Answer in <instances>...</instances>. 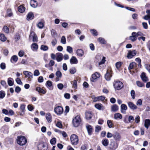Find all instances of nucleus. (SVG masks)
<instances>
[{
    "label": "nucleus",
    "mask_w": 150,
    "mask_h": 150,
    "mask_svg": "<svg viewBox=\"0 0 150 150\" xmlns=\"http://www.w3.org/2000/svg\"><path fill=\"white\" fill-rule=\"evenodd\" d=\"M60 42L64 44H66V39L65 36H63L62 37Z\"/></svg>",
    "instance_id": "nucleus-36"
},
{
    "label": "nucleus",
    "mask_w": 150,
    "mask_h": 150,
    "mask_svg": "<svg viewBox=\"0 0 150 150\" xmlns=\"http://www.w3.org/2000/svg\"><path fill=\"white\" fill-rule=\"evenodd\" d=\"M143 18L145 20H148L149 19H150V14H147L146 15H145Z\"/></svg>",
    "instance_id": "nucleus-63"
},
{
    "label": "nucleus",
    "mask_w": 150,
    "mask_h": 150,
    "mask_svg": "<svg viewBox=\"0 0 150 150\" xmlns=\"http://www.w3.org/2000/svg\"><path fill=\"white\" fill-rule=\"evenodd\" d=\"M77 81L76 80H74L73 81L71 82V84H72V87L75 89H76L77 88Z\"/></svg>",
    "instance_id": "nucleus-35"
},
{
    "label": "nucleus",
    "mask_w": 150,
    "mask_h": 150,
    "mask_svg": "<svg viewBox=\"0 0 150 150\" xmlns=\"http://www.w3.org/2000/svg\"><path fill=\"white\" fill-rule=\"evenodd\" d=\"M30 5L32 7L34 8H36L38 6V4L37 1L35 0H31Z\"/></svg>",
    "instance_id": "nucleus-17"
},
{
    "label": "nucleus",
    "mask_w": 150,
    "mask_h": 150,
    "mask_svg": "<svg viewBox=\"0 0 150 150\" xmlns=\"http://www.w3.org/2000/svg\"><path fill=\"white\" fill-rule=\"evenodd\" d=\"M56 59L58 62L61 61L63 59V55L61 53H57L56 54Z\"/></svg>",
    "instance_id": "nucleus-10"
},
{
    "label": "nucleus",
    "mask_w": 150,
    "mask_h": 150,
    "mask_svg": "<svg viewBox=\"0 0 150 150\" xmlns=\"http://www.w3.org/2000/svg\"><path fill=\"white\" fill-rule=\"evenodd\" d=\"M141 78L143 81L146 82L149 80L148 77L146 76V74L144 72H142L140 75Z\"/></svg>",
    "instance_id": "nucleus-11"
},
{
    "label": "nucleus",
    "mask_w": 150,
    "mask_h": 150,
    "mask_svg": "<svg viewBox=\"0 0 150 150\" xmlns=\"http://www.w3.org/2000/svg\"><path fill=\"white\" fill-rule=\"evenodd\" d=\"M140 117L139 115H137L136 116L134 120L136 123H138L140 121Z\"/></svg>",
    "instance_id": "nucleus-47"
},
{
    "label": "nucleus",
    "mask_w": 150,
    "mask_h": 150,
    "mask_svg": "<svg viewBox=\"0 0 150 150\" xmlns=\"http://www.w3.org/2000/svg\"><path fill=\"white\" fill-rule=\"evenodd\" d=\"M40 72L38 70L36 69L34 71V75L35 76H38L40 75Z\"/></svg>",
    "instance_id": "nucleus-59"
},
{
    "label": "nucleus",
    "mask_w": 150,
    "mask_h": 150,
    "mask_svg": "<svg viewBox=\"0 0 150 150\" xmlns=\"http://www.w3.org/2000/svg\"><path fill=\"white\" fill-rule=\"evenodd\" d=\"M118 106L116 104L112 105L111 107V111L113 112L117 111L118 110Z\"/></svg>",
    "instance_id": "nucleus-24"
},
{
    "label": "nucleus",
    "mask_w": 150,
    "mask_h": 150,
    "mask_svg": "<svg viewBox=\"0 0 150 150\" xmlns=\"http://www.w3.org/2000/svg\"><path fill=\"white\" fill-rule=\"evenodd\" d=\"M102 143L103 145L105 146H107L109 143L108 140L107 139H104L102 140Z\"/></svg>",
    "instance_id": "nucleus-27"
},
{
    "label": "nucleus",
    "mask_w": 150,
    "mask_h": 150,
    "mask_svg": "<svg viewBox=\"0 0 150 150\" xmlns=\"http://www.w3.org/2000/svg\"><path fill=\"white\" fill-rule=\"evenodd\" d=\"M90 31L91 33L95 36H97L98 35V33L96 30L94 29H91L90 30Z\"/></svg>",
    "instance_id": "nucleus-45"
},
{
    "label": "nucleus",
    "mask_w": 150,
    "mask_h": 150,
    "mask_svg": "<svg viewBox=\"0 0 150 150\" xmlns=\"http://www.w3.org/2000/svg\"><path fill=\"white\" fill-rule=\"evenodd\" d=\"M136 65V63L134 62L131 63L130 64L128 67L129 70L133 69Z\"/></svg>",
    "instance_id": "nucleus-31"
},
{
    "label": "nucleus",
    "mask_w": 150,
    "mask_h": 150,
    "mask_svg": "<svg viewBox=\"0 0 150 150\" xmlns=\"http://www.w3.org/2000/svg\"><path fill=\"white\" fill-rule=\"evenodd\" d=\"M101 129V127L100 126L97 125L95 127V131L96 132H98Z\"/></svg>",
    "instance_id": "nucleus-57"
},
{
    "label": "nucleus",
    "mask_w": 150,
    "mask_h": 150,
    "mask_svg": "<svg viewBox=\"0 0 150 150\" xmlns=\"http://www.w3.org/2000/svg\"><path fill=\"white\" fill-rule=\"evenodd\" d=\"M18 59V57L16 55H13L11 58V61H12L13 60V61L15 62H16L17 61V60Z\"/></svg>",
    "instance_id": "nucleus-42"
},
{
    "label": "nucleus",
    "mask_w": 150,
    "mask_h": 150,
    "mask_svg": "<svg viewBox=\"0 0 150 150\" xmlns=\"http://www.w3.org/2000/svg\"><path fill=\"white\" fill-rule=\"evenodd\" d=\"M13 79L12 78H8V85L10 86L13 85Z\"/></svg>",
    "instance_id": "nucleus-32"
},
{
    "label": "nucleus",
    "mask_w": 150,
    "mask_h": 150,
    "mask_svg": "<svg viewBox=\"0 0 150 150\" xmlns=\"http://www.w3.org/2000/svg\"><path fill=\"white\" fill-rule=\"evenodd\" d=\"M33 41L34 42H37L38 41V37L37 35L34 33L33 35Z\"/></svg>",
    "instance_id": "nucleus-44"
},
{
    "label": "nucleus",
    "mask_w": 150,
    "mask_h": 150,
    "mask_svg": "<svg viewBox=\"0 0 150 150\" xmlns=\"http://www.w3.org/2000/svg\"><path fill=\"white\" fill-rule=\"evenodd\" d=\"M34 14L32 12H29L27 16V19L28 20H30L33 19L34 18Z\"/></svg>",
    "instance_id": "nucleus-20"
},
{
    "label": "nucleus",
    "mask_w": 150,
    "mask_h": 150,
    "mask_svg": "<svg viewBox=\"0 0 150 150\" xmlns=\"http://www.w3.org/2000/svg\"><path fill=\"white\" fill-rule=\"evenodd\" d=\"M112 71L110 69H108L107 72L105 75V78L108 81L110 80L111 77L112 76Z\"/></svg>",
    "instance_id": "nucleus-6"
},
{
    "label": "nucleus",
    "mask_w": 150,
    "mask_h": 150,
    "mask_svg": "<svg viewBox=\"0 0 150 150\" xmlns=\"http://www.w3.org/2000/svg\"><path fill=\"white\" fill-rule=\"evenodd\" d=\"M31 47L32 50L35 51L38 49V46L37 44L34 43L31 45Z\"/></svg>",
    "instance_id": "nucleus-30"
},
{
    "label": "nucleus",
    "mask_w": 150,
    "mask_h": 150,
    "mask_svg": "<svg viewBox=\"0 0 150 150\" xmlns=\"http://www.w3.org/2000/svg\"><path fill=\"white\" fill-rule=\"evenodd\" d=\"M76 53L78 56L81 57L84 54V52L82 49H78L76 51Z\"/></svg>",
    "instance_id": "nucleus-23"
},
{
    "label": "nucleus",
    "mask_w": 150,
    "mask_h": 150,
    "mask_svg": "<svg viewBox=\"0 0 150 150\" xmlns=\"http://www.w3.org/2000/svg\"><path fill=\"white\" fill-rule=\"evenodd\" d=\"M131 95L133 99H134L135 97V91L132 90L131 91Z\"/></svg>",
    "instance_id": "nucleus-48"
},
{
    "label": "nucleus",
    "mask_w": 150,
    "mask_h": 150,
    "mask_svg": "<svg viewBox=\"0 0 150 150\" xmlns=\"http://www.w3.org/2000/svg\"><path fill=\"white\" fill-rule=\"evenodd\" d=\"M81 122V119L79 115H77L73 119L72 123L73 125L75 127L78 126Z\"/></svg>",
    "instance_id": "nucleus-3"
},
{
    "label": "nucleus",
    "mask_w": 150,
    "mask_h": 150,
    "mask_svg": "<svg viewBox=\"0 0 150 150\" xmlns=\"http://www.w3.org/2000/svg\"><path fill=\"white\" fill-rule=\"evenodd\" d=\"M107 124L109 128H110L112 127V123L110 120H108L107 121Z\"/></svg>",
    "instance_id": "nucleus-55"
},
{
    "label": "nucleus",
    "mask_w": 150,
    "mask_h": 150,
    "mask_svg": "<svg viewBox=\"0 0 150 150\" xmlns=\"http://www.w3.org/2000/svg\"><path fill=\"white\" fill-rule=\"evenodd\" d=\"M98 40L102 44H105L106 43V41L104 39L101 37L99 38Z\"/></svg>",
    "instance_id": "nucleus-33"
},
{
    "label": "nucleus",
    "mask_w": 150,
    "mask_h": 150,
    "mask_svg": "<svg viewBox=\"0 0 150 150\" xmlns=\"http://www.w3.org/2000/svg\"><path fill=\"white\" fill-rule=\"evenodd\" d=\"M146 69L150 73V65L148 64H146L145 65Z\"/></svg>",
    "instance_id": "nucleus-64"
},
{
    "label": "nucleus",
    "mask_w": 150,
    "mask_h": 150,
    "mask_svg": "<svg viewBox=\"0 0 150 150\" xmlns=\"http://www.w3.org/2000/svg\"><path fill=\"white\" fill-rule=\"evenodd\" d=\"M87 131L89 135H91L92 134V128L91 126L88 125L86 126Z\"/></svg>",
    "instance_id": "nucleus-25"
},
{
    "label": "nucleus",
    "mask_w": 150,
    "mask_h": 150,
    "mask_svg": "<svg viewBox=\"0 0 150 150\" xmlns=\"http://www.w3.org/2000/svg\"><path fill=\"white\" fill-rule=\"evenodd\" d=\"M6 66L5 63H2L1 64V69L2 70H4L6 68Z\"/></svg>",
    "instance_id": "nucleus-54"
},
{
    "label": "nucleus",
    "mask_w": 150,
    "mask_h": 150,
    "mask_svg": "<svg viewBox=\"0 0 150 150\" xmlns=\"http://www.w3.org/2000/svg\"><path fill=\"white\" fill-rule=\"evenodd\" d=\"M114 86L115 89L119 90L123 88V84L121 82L118 81L115 82Z\"/></svg>",
    "instance_id": "nucleus-4"
},
{
    "label": "nucleus",
    "mask_w": 150,
    "mask_h": 150,
    "mask_svg": "<svg viewBox=\"0 0 150 150\" xmlns=\"http://www.w3.org/2000/svg\"><path fill=\"white\" fill-rule=\"evenodd\" d=\"M129 39L131 40L132 42H134L137 39V38L135 36H133L132 35L129 37Z\"/></svg>",
    "instance_id": "nucleus-51"
},
{
    "label": "nucleus",
    "mask_w": 150,
    "mask_h": 150,
    "mask_svg": "<svg viewBox=\"0 0 150 150\" xmlns=\"http://www.w3.org/2000/svg\"><path fill=\"white\" fill-rule=\"evenodd\" d=\"M45 147V146L44 144H41L38 147V150H46V149H44Z\"/></svg>",
    "instance_id": "nucleus-34"
},
{
    "label": "nucleus",
    "mask_w": 150,
    "mask_h": 150,
    "mask_svg": "<svg viewBox=\"0 0 150 150\" xmlns=\"http://www.w3.org/2000/svg\"><path fill=\"white\" fill-rule=\"evenodd\" d=\"M56 76L58 77H61L62 76L61 72L59 71H57L55 74Z\"/></svg>",
    "instance_id": "nucleus-52"
},
{
    "label": "nucleus",
    "mask_w": 150,
    "mask_h": 150,
    "mask_svg": "<svg viewBox=\"0 0 150 150\" xmlns=\"http://www.w3.org/2000/svg\"><path fill=\"white\" fill-rule=\"evenodd\" d=\"M2 31L6 33H9V29L7 26H4L3 28Z\"/></svg>",
    "instance_id": "nucleus-38"
},
{
    "label": "nucleus",
    "mask_w": 150,
    "mask_h": 150,
    "mask_svg": "<svg viewBox=\"0 0 150 150\" xmlns=\"http://www.w3.org/2000/svg\"><path fill=\"white\" fill-rule=\"evenodd\" d=\"M48 47L46 45H42L41 46L40 49L43 51H46L48 50Z\"/></svg>",
    "instance_id": "nucleus-41"
},
{
    "label": "nucleus",
    "mask_w": 150,
    "mask_h": 150,
    "mask_svg": "<svg viewBox=\"0 0 150 150\" xmlns=\"http://www.w3.org/2000/svg\"><path fill=\"white\" fill-rule=\"evenodd\" d=\"M86 117L87 120H90L92 116V114L90 112H87L85 113Z\"/></svg>",
    "instance_id": "nucleus-22"
},
{
    "label": "nucleus",
    "mask_w": 150,
    "mask_h": 150,
    "mask_svg": "<svg viewBox=\"0 0 150 150\" xmlns=\"http://www.w3.org/2000/svg\"><path fill=\"white\" fill-rule=\"evenodd\" d=\"M17 143L21 146L25 145L27 142V140L25 137L23 136H18L17 139Z\"/></svg>",
    "instance_id": "nucleus-1"
},
{
    "label": "nucleus",
    "mask_w": 150,
    "mask_h": 150,
    "mask_svg": "<svg viewBox=\"0 0 150 150\" xmlns=\"http://www.w3.org/2000/svg\"><path fill=\"white\" fill-rule=\"evenodd\" d=\"M38 27L40 28H42L43 27L44 25L42 22H39L37 25Z\"/></svg>",
    "instance_id": "nucleus-58"
},
{
    "label": "nucleus",
    "mask_w": 150,
    "mask_h": 150,
    "mask_svg": "<svg viewBox=\"0 0 150 150\" xmlns=\"http://www.w3.org/2000/svg\"><path fill=\"white\" fill-rule=\"evenodd\" d=\"M56 142V139L54 137L52 138L50 141V143L52 145L55 144Z\"/></svg>",
    "instance_id": "nucleus-49"
},
{
    "label": "nucleus",
    "mask_w": 150,
    "mask_h": 150,
    "mask_svg": "<svg viewBox=\"0 0 150 150\" xmlns=\"http://www.w3.org/2000/svg\"><path fill=\"white\" fill-rule=\"evenodd\" d=\"M113 137L115 140L117 141H120L121 139L120 135L117 132H116L113 134Z\"/></svg>",
    "instance_id": "nucleus-12"
},
{
    "label": "nucleus",
    "mask_w": 150,
    "mask_h": 150,
    "mask_svg": "<svg viewBox=\"0 0 150 150\" xmlns=\"http://www.w3.org/2000/svg\"><path fill=\"white\" fill-rule=\"evenodd\" d=\"M23 74L26 76L28 77L29 78H32L33 77V74L30 72L27 71H24Z\"/></svg>",
    "instance_id": "nucleus-15"
},
{
    "label": "nucleus",
    "mask_w": 150,
    "mask_h": 150,
    "mask_svg": "<svg viewBox=\"0 0 150 150\" xmlns=\"http://www.w3.org/2000/svg\"><path fill=\"white\" fill-rule=\"evenodd\" d=\"M127 108L126 105L125 104H122L121 106V112L122 113L125 114V111L127 109Z\"/></svg>",
    "instance_id": "nucleus-16"
},
{
    "label": "nucleus",
    "mask_w": 150,
    "mask_h": 150,
    "mask_svg": "<svg viewBox=\"0 0 150 150\" xmlns=\"http://www.w3.org/2000/svg\"><path fill=\"white\" fill-rule=\"evenodd\" d=\"M114 117L115 119H117L118 118L121 119L122 118V116L120 113H116L114 114Z\"/></svg>",
    "instance_id": "nucleus-28"
},
{
    "label": "nucleus",
    "mask_w": 150,
    "mask_h": 150,
    "mask_svg": "<svg viewBox=\"0 0 150 150\" xmlns=\"http://www.w3.org/2000/svg\"><path fill=\"white\" fill-rule=\"evenodd\" d=\"M46 118L48 122H51L52 121V117L50 113H47L46 115Z\"/></svg>",
    "instance_id": "nucleus-21"
},
{
    "label": "nucleus",
    "mask_w": 150,
    "mask_h": 150,
    "mask_svg": "<svg viewBox=\"0 0 150 150\" xmlns=\"http://www.w3.org/2000/svg\"><path fill=\"white\" fill-rule=\"evenodd\" d=\"M105 57H103L101 60L100 62L99 63V65H100L101 64H104L105 63Z\"/></svg>",
    "instance_id": "nucleus-46"
},
{
    "label": "nucleus",
    "mask_w": 150,
    "mask_h": 150,
    "mask_svg": "<svg viewBox=\"0 0 150 150\" xmlns=\"http://www.w3.org/2000/svg\"><path fill=\"white\" fill-rule=\"evenodd\" d=\"M95 107L99 110H103L104 107L100 103H97L95 105Z\"/></svg>",
    "instance_id": "nucleus-19"
},
{
    "label": "nucleus",
    "mask_w": 150,
    "mask_h": 150,
    "mask_svg": "<svg viewBox=\"0 0 150 150\" xmlns=\"http://www.w3.org/2000/svg\"><path fill=\"white\" fill-rule=\"evenodd\" d=\"M137 85L139 87H143L144 84L142 83V82L139 81H137L136 82Z\"/></svg>",
    "instance_id": "nucleus-53"
},
{
    "label": "nucleus",
    "mask_w": 150,
    "mask_h": 150,
    "mask_svg": "<svg viewBox=\"0 0 150 150\" xmlns=\"http://www.w3.org/2000/svg\"><path fill=\"white\" fill-rule=\"evenodd\" d=\"M142 100L141 99H139L137 100L136 103V104L137 105H142Z\"/></svg>",
    "instance_id": "nucleus-61"
},
{
    "label": "nucleus",
    "mask_w": 150,
    "mask_h": 150,
    "mask_svg": "<svg viewBox=\"0 0 150 150\" xmlns=\"http://www.w3.org/2000/svg\"><path fill=\"white\" fill-rule=\"evenodd\" d=\"M134 120V117L132 115L129 116L128 117V121L130 122H132Z\"/></svg>",
    "instance_id": "nucleus-62"
},
{
    "label": "nucleus",
    "mask_w": 150,
    "mask_h": 150,
    "mask_svg": "<svg viewBox=\"0 0 150 150\" xmlns=\"http://www.w3.org/2000/svg\"><path fill=\"white\" fill-rule=\"evenodd\" d=\"M137 53V51L135 50H130L128 51L127 57L128 59H131L136 55Z\"/></svg>",
    "instance_id": "nucleus-5"
},
{
    "label": "nucleus",
    "mask_w": 150,
    "mask_h": 150,
    "mask_svg": "<svg viewBox=\"0 0 150 150\" xmlns=\"http://www.w3.org/2000/svg\"><path fill=\"white\" fill-rule=\"evenodd\" d=\"M71 143L72 145H76L79 143L78 137L76 135L73 134L71 135L70 138Z\"/></svg>",
    "instance_id": "nucleus-2"
},
{
    "label": "nucleus",
    "mask_w": 150,
    "mask_h": 150,
    "mask_svg": "<svg viewBox=\"0 0 150 150\" xmlns=\"http://www.w3.org/2000/svg\"><path fill=\"white\" fill-rule=\"evenodd\" d=\"M18 11L21 13H23L25 10V8L23 6L21 5L18 7Z\"/></svg>",
    "instance_id": "nucleus-29"
},
{
    "label": "nucleus",
    "mask_w": 150,
    "mask_h": 150,
    "mask_svg": "<svg viewBox=\"0 0 150 150\" xmlns=\"http://www.w3.org/2000/svg\"><path fill=\"white\" fill-rule=\"evenodd\" d=\"M51 35L53 37L57 36V34L56 31L54 29H52L51 31Z\"/></svg>",
    "instance_id": "nucleus-40"
},
{
    "label": "nucleus",
    "mask_w": 150,
    "mask_h": 150,
    "mask_svg": "<svg viewBox=\"0 0 150 150\" xmlns=\"http://www.w3.org/2000/svg\"><path fill=\"white\" fill-rule=\"evenodd\" d=\"M7 16L9 17H11L13 16V13L11 9H8L7 11Z\"/></svg>",
    "instance_id": "nucleus-43"
},
{
    "label": "nucleus",
    "mask_w": 150,
    "mask_h": 150,
    "mask_svg": "<svg viewBox=\"0 0 150 150\" xmlns=\"http://www.w3.org/2000/svg\"><path fill=\"white\" fill-rule=\"evenodd\" d=\"M128 105L129 107L131 109L136 110L137 108V106L132 102H129L128 103Z\"/></svg>",
    "instance_id": "nucleus-13"
},
{
    "label": "nucleus",
    "mask_w": 150,
    "mask_h": 150,
    "mask_svg": "<svg viewBox=\"0 0 150 150\" xmlns=\"http://www.w3.org/2000/svg\"><path fill=\"white\" fill-rule=\"evenodd\" d=\"M100 74L99 73L95 72L92 75L91 78V81L93 82H94L97 79L100 77Z\"/></svg>",
    "instance_id": "nucleus-8"
},
{
    "label": "nucleus",
    "mask_w": 150,
    "mask_h": 150,
    "mask_svg": "<svg viewBox=\"0 0 150 150\" xmlns=\"http://www.w3.org/2000/svg\"><path fill=\"white\" fill-rule=\"evenodd\" d=\"M28 108L29 110L32 111L34 109V108L32 105H29L28 106Z\"/></svg>",
    "instance_id": "nucleus-56"
},
{
    "label": "nucleus",
    "mask_w": 150,
    "mask_h": 150,
    "mask_svg": "<svg viewBox=\"0 0 150 150\" xmlns=\"http://www.w3.org/2000/svg\"><path fill=\"white\" fill-rule=\"evenodd\" d=\"M7 39L5 37L4 35L3 34H1V40L4 42Z\"/></svg>",
    "instance_id": "nucleus-37"
},
{
    "label": "nucleus",
    "mask_w": 150,
    "mask_h": 150,
    "mask_svg": "<svg viewBox=\"0 0 150 150\" xmlns=\"http://www.w3.org/2000/svg\"><path fill=\"white\" fill-rule=\"evenodd\" d=\"M70 62L71 64H77L78 61L75 57L72 56L70 60Z\"/></svg>",
    "instance_id": "nucleus-14"
},
{
    "label": "nucleus",
    "mask_w": 150,
    "mask_h": 150,
    "mask_svg": "<svg viewBox=\"0 0 150 150\" xmlns=\"http://www.w3.org/2000/svg\"><path fill=\"white\" fill-rule=\"evenodd\" d=\"M20 109L21 112H25V106L24 104L21 105Z\"/></svg>",
    "instance_id": "nucleus-50"
},
{
    "label": "nucleus",
    "mask_w": 150,
    "mask_h": 150,
    "mask_svg": "<svg viewBox=\"0 0 150 150\" xmlns=\"http://www.w3.org/2000/svg\"><path fill=\"white\" fill-rule=\"evenodd\" d=\"M67 51L69 53H71L73 52L72 48L70 46H67Z\"/></svg>",
    "instance_id": "nucleus-39"
},
{
    "label": "nucleus",
    "mask_w": 150,
    "mask_h": 150,
    "mask_svg": "<svg viewBox=\"0 0 150 150\" xmlns=\"http://www.w3.org/2000/svg\"><path fill=\"white\" fill-rule=\"evenodd\" d=\"M118 146V144L114 142H111L110 144V147L112 150H115Z\"/></svg>",
    "instance_id": "nucleus-9"
},
{
    "label": "nucleus",
    "mask_w": 150,
    "mask_h": 150,
    "mask_svg": "<svg viewBox=\"0 0 150 150\" xmlns=\"http://www.w3.org/2000/svg\"><path fill=\"white\" fill-rule=\"evenodd\" d=\"M54 111L57 115H61L63 112V109L62 107L58 106L54 108Z\"/></svg>",
    "instance_id": "nucleus-7"
},
{
    "label": "nucleus",
    "mask_w": 150,
    "mask_h": 150,
    "mask_svg": "<svg viewBox=\"0 0 150 150\" xmlns=\"http://www.w3.org/2000/svg\"><path fill=\"white\" fill-rule=\"evenodd\" d=\"M58 88L60 90H62L64 87V86L62 83H59L57 84Z\"/></svg>",
    "instance_id": "nucleus-60"
},
{
    "label": "nucleus",
    "mask_w": 150,
    "mask_h": 150,
    "mask_svg": "<svg viewBox=\"0 0 150 150\" xmlns=\"http://www.w3.org/2000/svg\"><path fill=\"white\" fill-rule=\"evenodd\" d=\"M150 126V120L149 119H146L144 122V126L147 129L149 128Z\"/></svg>",
    "instance_id": "nucleus-26"
},
{
    "label": "nucleus",
    "mask_w": 150,
    "mask_h": 150,
    "mask_svg": "<svg viewBox=\"0 0 150 150\" xmlns=\"http://www.w3.org/2000/svg\"><path fill=\"white\" fill-rule=\"evenodd\" d=\"M36 91L39 93L45 94L46 93V91L42 88L40 87H37L36 88Z\"/></svg>",
    "instance_id": "nucleus-18"
}]
</instances>
